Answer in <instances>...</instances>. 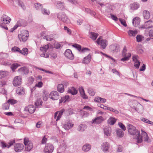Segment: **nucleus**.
Listing matches in <instances>:
<instances>
[{"mask_svg": "<svg viewBox=\"0 0 153 153\" xmlns=\"http://www.w3.org/2000/svg\"><path fill=\"white\" fill-rule=\"evenodd\" d=\"M98 33L94 32H91L90 34V38L93 40H95L98 36Z\"/></svg>", "mask_w": 153, "mask_h": 153, "instance_id": "nucleus-35", "label": "nucleus"}, {"mask_svg": "<svg viewBox=\"0 0 153 153\" xmlns=\"http://www.w3.org/2000/svg\"><path fill=\"white\" fill-rule=\"evenodd\" d=\"M151 28L152 29V30H150V29H147V30L149 31V34L150 36H153V26L151 27Z\"/></svg>", "mask_w": 153, "mask_h": 153, "instance_id": "nucleus-63", "label": "nucleus"}, {"mask_svg": "<svg viewBox=\"0 0 153 153\" xmlns=\"http://www.w3.org/2000/svg\"><path fill=\"white\" fill-rule=\"evenodd\" d=\"M43 85V83L42 82H38L37 84H36L35 86L33 88L32 90H34L36 89V87L40 88L42 87Z\"/></svg>", "mask_w": 153, "mask_h": 153, "instance_id": "nucleus-46", "label": "nucleus"}, {"mask_svg": "<svg viewBox=\"0 0 153 153\" xmlns=\"http://www.w3.org/2000/svg\"><path fill=\"white\" fill-rule=\"evenodd\" d=\"M11 50L12 51L14 52H17L20 53V49L19 48L16 46L13 47L12 48Z\"/></svg>", "mask_w": 153, "mask_h": 153, "instance_id": "nucleus-58", "label": "nucleus"}, {"mask_svg": "<svg viewBox=\"0 0 153 153\" xmlns=\"http://www.w3.org/2000/svg\"><path fill=\"white\" fill-rule=\"evenodd\" d=\"M102 37H100L96 41L101 46V48L104 49L108 45L107 41L106 39H102Z\"/></svg>", "mask_w": 153, "mask_h": 153, "instance_id": "nucleus-3", "label": "nucleus"}, {"mask_svg": "<svg viewBox=\"0 0 153 153\" xmlns=\"http://www.w3.org/2000/svg\"><path fill=\"white\" fill-rule=\"evenodd\" d=\"M58 91L60 93H62L64 91V87L63 84H59L57 86Z\"/></svg>", "mask_w": 153, "mask_h": 153, "instance_id": "nucleus-33", "label": "nucleus"}, {"mask_svg": "<svg viewBox=\"0 0 153 153\" xmlns=\"http://www.w3.org/2000/svg\"><path fill=\"white\" fill-rule=\"evenodd\" d=\"M8 72L6 71H0V79H1L8 74Z\"/></svg>", "mask_w": 153, "mask_h": 153, "instance_id": "nucleus-37", "label": "nucleus"}, {"mask_svg": "<svg viewBox=\"0 0 153 153\" xmlns=\"http://www.w3.org/2000/svg\"><path fill=\"white\" fill-rule=\"evenodd\" d=\"M7 102L9 104L13 105L16 103L17 101L13 99H9L8 100Z\"/></svg>", "mask_w": 153, "mask_h": 153, "instance_id": "nucleus-52", "label": "nucleus"}, {"mask_svg": "<svg viewBox=\"0 0 153 153\" xmlns=\"http://www.w3.org/2000/svg\"><path fill=\"white\" fill-rule=\"evenodd\" d=\"M34 81V79L33 77L31 76L28 78V81L29 84H31Z\"/></svg>", "mask_w": 153, "mask_h": 153, "instance_id": "nucleus-62", "label": "nucleus"}, {"mask_svg": "<svg viewBox=\"0 0 153 153\" xmlns=\"http://www.w3.org/2000/svg\"><path fill=\"white\" fill-rule=\"evenodd\" d=\"M91 55L89 54L87 56L85 57L83 60V63L85 64H88L90 62L91 59Z\"/></svg>", "mask_w": 153, "mask_h": 153, "instance_id": "nucleus-21", "label": "nucleus"}, {"mask_svg": "<svg viewBox=\"0 0 153 153\" xmlns=\"http://www.w3.org/2000/svg\"><path fill=\"white\" fill-rule=\"evenodd\" d=\"M59 95L58 92L56 91H52L49 95V98L53 100H56L59 99Z\"/></svg>", "mask_w": 153, "mask_h": 153, "instance_id": "nucleus-7", "label": "nucleus"}, {"mask_svg": "<svg viewBox=\"0 0 153 153\" xmlns=\"http://www.w3.org/2000/svg\"><path fill=\"white\" fill-rule=\"evenodd\" d=\"M79 90L81 96L83 99H86L88 98V96L85 94L84 90L82 87H79Z\"/></svg>", "mask_w": 153, "mask_h": 153, "instance_id": "nucleus-20", "label": "nucleus"}, {"mask_svg": "<svg viewBox=\"0 0 153 153\" xmlns=\"http://www.w3.org/2000/svg\"><path fill=\"white\" fill-rule=\"evenodd\" d=\"M87 128L85 124L80 125L78 127L77 130L80 132L83 131Z\"/></svg>", "mask_w": 153, "mask_h": 153, "instance_id": "nucleus-26", "label": "nucleus"}, {"mask_svg": "<svg viewBox=\"0 0 153 153\" xmlns=\"http://www.w3.org/2000/svg\"><path fill=\"white\" fill-rule=\"evenodd\" d=\"M131 9L135 10L137 9L139 7V4L137 3H134L130 5Z\"/></svg>", "mask_w": 153, "mask_h": 153, "instance_id": "nucleus-34", "label": "nucleus"}, {"mask_svg": "<svg viewBox=\"0 0 153 153\" xmlns=\"http://www.w3.org/2000/svg\"><path fill=\"white\" fill-rule=\"evenodd\" d=\"M49 48V45H47L44 46L43 47H41L40 48V49L41 51H44L46 52L47 50Z\"/></svg>", "mask_w": 153, "mask_h": 153, "instance_id": "nucleus-48", "label": "nucleus"}, {"mask_svg": "<svg viewBox=\"0 0 153 153\" xmlns=\"http://www.w3.org/2000/svg\"><path fill=\"white\" fill-rule=\"evenodd\" d=\"M68 92L71 94L73 95H74L77 94V90L74 87H71L68 88Z\"/></svg>", "mask_w": 153, "mask_h": 153, "instance_id": "nucleus-23", "label": "nucleus"}, {"mask_svg": "<svg viewBox=\"0 0 153 153\" xmlns=\"http://www.w3.org/2000/svg\"><path fill=\"white\" fill-rule=\"evenodd\" d=\"M20 53L24 55H27L28 53V49L27 48H24L22 50H20Z\"/></svg>", "mask_w": 153, "mask_h": 153, "instance_id": "nucleus-40", "label": "nucleus"}, {"mask_svg": "<svg viewBox=\"0 0 153 153\" xmlns=\"http://www.w3.org/2000/svg\"><path fill=\"white\" fill-rule=\"evenodd\" d=\"M29 36V33L28 31L27 30H23L19 34L18 38L20 41L24 42L27 39Z\"/></svg>", "mask_w": 153, "mask_h": 153, "instance_id": "nucleus-2", "label": "nucleus"}, {"mask_svg": "<svg viewBox=\"0 0 153 153\" xmlns=\"http://www.w3.org/2000/svg\"><path fill=\"white\" fill-rule=\"evenodd\" d=\"M128 33L130 36H134L137 33V31L136 30H130Z\"/></svg>", "mask_w": 153, "mask_h": 153, "instance_id": "nucleus-30", "label": "nucleus"}, {"mask_svg": "<svg viewBox=\"0 0 153 153\" xmlns=\"http://www.w3.org/2000/svg\"><path fill=\"white\" fill-rule=\"evenodd\" d=\"M143 16L144 18L147 19H149L150 16L149 12L147 10H145L143 11Z\"/></svg>", "mask_w": 153, "mask_h": 153, "instance_id": "nucleus-29", "label": "nucleus"}, {"mask_svg": "<svg viewBox=\"0 0 153 153\" xmlns=\"http://www.w3.org/2000/svg\"><path fill=\"white\" fill-rule=\"evenodd\" d=\"M135 110L139 113H142L143 110V106L140 104L137 105V108L135 109Z\"/></svg>", "mask_w": 153, "mask_h": 153, "instance_id": "nucleus-28", "label": "nucleus"}, {"mask_svg": "<svg viewBox=\"0 0 153 153\" xmlns=\"http://www.w3.org/2000/svg\"><path fill=\"white\" fill-rule=\"evenodd\" d=\"M106 11L108 13L111 12L113 10L114 6L108 4H106Z\"/></svg>", "mask_w": 153, "mask_h": 153, "instance_id": "nucleus-32", "label": "nucleus"}, {"mask_svg": "<svg viewBox=\"0 0 153 153\" xmlns=\"http://www.w3.org/2000/svg\"><path fill=\"white\" fill-rule=\"evenodd\" d=\"M74 123L70 121H67L63 125V127L66 130L71 128L74 126Z\"/></svg>", "mask_w": 153, "mask_h": 153, "instance_id": "nucleus-8", "label": "nucleus"}, {"mask_svg": "<svg viewBox=\"0 0 153 153\" xmlns=\"http://www.w3.org/2000/svg\"><path fill=\"white\" fill-rule=\"evenodd\" d=\"M119 19L122 25L125 27L127 26V24H126V22L124 19L121 18Z\"/></svg>", "mask_w": 153, "mask_h": 153, "instance_id": "nucleus-60", "label": "nucleus"}, {"mask_svg": "<svg viewBox=\"0 0 153 153\" xmlns=\"http://www.w3.org/2000/svg\"><path fill=\"white\" fill-rule=\"evenodd\" d=\"M36 109V107L33 105H30L26 107L24 110L28 111L30 114L33 113Z\"/></svg>", "mask_w": 153, "mask_h": 153, "instance_id": "nucleus-14", "label": "nucleus"}, {"mask_svg": "<svg viewBox=\"0 0 153 153\" xmlns=\"http://www.w3.org/2000/svg\"><path fill=\"white\" fill-rule=\"evenodd\" d=\"M102 116H100L97 117L93 120H92L91 123L92 124H98L102 122Z\"/></svg>", "mask_w": 153, "mask_h": 153, "instance_id": "nucleus-16", "label": "nucleus"}, {"mask_svg": "<svg viewBox=\"0 0 153 153\" xmlns=\"http://www.w3.org/2000/svg\"><path fill=\"white\" fill-rule=\"evenodd\" d=\"M20 65L18 63L13 64L12 65L11 68L13 71V70H15Z\"/></svg>", "mask_w": 153, "mask_h": 153, "instance_id": "nucleus-59", "label": "nucleus"}, {"mask_svg": "<svg viewBox=\"0 0 153 153\" xmlns=\"http://www.w3.org/2000/svg\"><path fill=\"white\" fill-rule=\"evenodd\" d=\"M34 6L35 8L37 10L42 9V5L39 3H37L34 4Z\"/></svg>", "mask_w": 153, "mask_h": 153, "instance_id": "nucleus-38", "label": "nucleus"}, {"mask_svg": "<svg viewBox=\"0 0 153 153\" xmlns=\"http://www.w3.org/2000/svg\"><path fill=\"white\" fill-rule=\"evenodd\" d=\"M127 50L126 49V47H125L123 49L122 52V55L123 56H127L128 53H127Z\"/></svg>", "mask_w": 153, "mask_h": 153, "instance_id": "nucleus-64", "label": "nucleus"}, {"mask_svg": "<svg viewBox=\"0 0 153 153\" xmlns=\"http://www.w3.org/2000/svg\"><path fill=\"white\" fill-rule=\"evenodd\" d=\"M24 20L22 19H20L17 22L16 24L15 25L17 26V28L18 27L21 26L22 25V23L24 22Z\"/></svg>", "mask_w": 153, "mask_h": 153, "instance_id": "nucleus-55", "label": "nucleus"}, {"mask_svg": "<svg viewBox=\"0 0 153 153\" xmlns=\"http://www.w3.org/2000/svg\"><path fill=\"white\" fill-rule=\"evenodd\" d=\"M42 103L41 99L40 98H38L35 102V105L37 106H39L42 105Z\"/></svg>", "mask_w": 153, "mask_h": 153, "instance_id": "nucleus-44", "label": "nucleus"}, {"mask_svg": "<svg viewBox=\"0 0 153 153\" xmlns=\"http://www.w3.org/2000/svg\"><path fill=\"white\" fill-rule=\"evenodd\" d=\"M72 46L76 48L79 52L82 53L84 52L90 50L87 48H83L81 49V46L76 44L73 45Z\"/></svg>", "mask_w": 153, "mask_h": 153, "instance_id": "nucleus-13", "label": "nucleus"}, {"mask_svg": "<svg viewBox=\"0 0 153 153\" xmlns=\"http://www.w3.org/2000/svg\"><path fill=\"white\" fill-rule=\"evenodd\" d=\"M18 5L20 6L23 10H25V7L22 2L19 0H18Z\"/></svg>", "mask_w": 153, "mask_h": 153, "instance_id": "nucleus-53", "label": "nucleus"}, {"mask_svg": "<svg viewBox=\"0 0 153 153\" xmlns=\"http://www.w3.org/2000/svg\"><path fill=\"white\" fill-rule=\"evenodd\" d=\"M42 13L44 15H48L50 14V12L48 10L45 9L43 8L41 10Z\"/></svg>", "mask_w": 153, "mask_h": 153, "instance_id": "nucleus-51", "label": "nucleus"}, {"mask_svg": "<svg viewBox=\"0 0 153 153\" xmlns=\"http://www.w3.org/2000/svg\"><path fill=\"white\" fill-rule=\"evenodd\" d=\"M142 131V136H140V137H142V138H143L144 141H147L149 137L147 135V134L145 131L141 130Z\"/></svg>", "mask_w": 153, "mask_h": 153, "instance_id": "nucleus-25", "label": "nucleus"}, {"mask_svg": "<svg viewBox=\"0 0 153 153\" xmlns=\"http://www.w3.org/2000/svg\"><path fill=\"white\" fill-rule=\"evenodd\" d=\"M18 71L21 74H28L29 71L27 68L22 67L18 70Z\"/></svg>", "mask_w": 153, "mask_h": 153, "instance_id": "nucleus-19", "label": "nucleus"}, {"mask_svg": "<svg viewBox=\"0 0 153 153\" xmlns=\"http://www.w3.org/2000/svg\"><path fill=\"white\" fill-rule=\"evenodd\" d=\"M9 104L7 102L4 103L2 106V109L4 110H8L9 108Z\"/></svg>", "mask_w": 153, "mask_h": 153, "instance_id": "nucleus-45", "label": "nucleus"}, {"mask_svg": "<svg viewBox=\"0 0 153 153\" xmlns=\"http://www.w3.org/2000/svg\"><path fill=\"white\" fill-rule=\"evenodd\" d=\"M65 110L63 109H62L61 111H59V112L58 114V116L56 118V121H57L59 120L61 118V117H62V116L63 113V112Z\"/></svg>", "mask_w": 153, "mask_h": 153, "instance_id": "nucleus-42", "label": "nucleus"}, {"mask_svg": "<svg viewBox=\"0 0 153 153\" xmlns=\"http://www.w3.org/2000/svg\"><path fill=\"white\" fill-rule=\"evenodd\" d=\"M54 149V147L50 143L46 144L44 149L45 153H51Z\"/></svg>", "mask_w": 153, "mask_h": 153, "instance_id": "nucleus-5", "label": "nucleus"}, {"mask_svg": "<svg viewBox=\"0 0 153 153\" xmlns=\"http://www.w3.org/2000/svg\"><path fill=\"white\" fill-rule=\"evenodd\" d=\"M141 120L145 123H148L149 124H150L153 125V122L150 121L149 120L147 119H146L144 118H143L141 119Z\"/></svg>", "mask_w": 153, "mask_h": 153, "instance_id": "nucleus-49", "label": "nucleus"}, {"mask_svg": "<svg viewBox=\"0 0 153 153\" xmlns=\"http://www.w3.org/2000/svg\"><path fill=\"white\" fill-rule=\"evenodd\" d=\"M153 21L149 20L145 22V24L141 25L140 28L143 29H151V27L153 26Z\"/></svg>", "mask_w": 153, "mask_h": 153, "instance_id": "nucleus-6", "label": "nucleus"}, {"mask_svg": "<svg viewBox=\"0 0 153 153\" xmlns=\"http://www.w3.org/2000/svg\"><path fill=\"white\" fill-rule=\"evenodd\" d=\"M138 56L137 55H134L133 56V61L134 62V66L137 68H139L140 62L137 59Z\"/></svg>", "mask_w": 153, "mask_h": 153, "instance_id": "nucleus-17", "label": "nucleus"}, {"mask_svg": "<svg viewBox=\"0 0 153 153\" xmlns=\"http://www.w3.org/2000/svg\"><path fill=\"white\" fill-rule=\"evenodd\" d=\"M110 50L113 52H117L119 51V47L117 44H113L109 46Z\"/></svg>", "mask_w": 153, "mask_h": 153, "instance_id": "nucleus-15", "label": "nucleus"}, {"mask_svg": "<svg viewBox=\"0 0 153 153\" xmlns=\"http://www.w3.org/2000/svg\"><path fill=\"white\" fill-rule=\"evenodd\" d=\"M117 135L120 137H122L123 136L124 133L123 131L120 129L117 128L116 129Z\"/></svg>", "mask_w": 153, "mask_h": 153, "instance_id": "nucleus-31", "label": "nucleus"}, {"mask_svg": "<svg viewBox=\"0 0 153 153\" xmlns=\"http://www.w3.org/2000/svg\"><path fill=\"white\" fill-rule=\"evenodd\" d=\"M85 11L88 13L90 14L92 16H95V12L91 10L90 9L85 8Z\"/></svg>", "mask_w": 153, "mask_h": 153, "instance_id": "nucleus-39", "label": "nucleus"}, {"mask_svg": "<svg viewBox=\"0 0 153 153\" xmlns=\"http://www.w3.org/2000/svg\"><path fill=\"white\" fill-rule=\"evenodd\" d=\"M81 114L83 117H88L89 115V113L86 111H82Z\"/></svg>", "mask_w": 153, "mask_h": 153, "instance_id": "nucleus-61", "label": "nucleus"}, {"mask_svg": "<svg viewBox=\"0 0 153 153\" xmlns=\"http://www.w3.org/2000/svg\"><path fill=\"white\" fill-rule=\"evenodd\" d=\"M109 147L110 144L107 142H104L101 146V149L105 152L108 151Z\"/></svg>", "mask_w": 153, "mask_h": 153, "instance_id": "nucleus-11", "label": "nucleus"}, {"mask_svg": "<svg viewBox=\"0 0 153 153\" xmlns=\"http://www.w3.org/2000/svg\"><path fill=\"white\" fill-rule=\"evenodd\" d=\"M26 146V147L25 148V150L26 151H30L33 148V144L31 142H29L28 144Z\"/></svg>", "mask_w": 153, "mask_h": 153, "instance_id": "nucleus-36", "label": "nucleus"}, {"mask_svg": "<svg viewBox=\"0 0 153 153\" xmlns=\"http://www.w3.org/2000/svg\"><path fill=\"white\" fill-rule=\"evenodd\" d=\"M23 87H18L16 89V92L17 94L20 95H23L25 93Z\"/></svg>", "mask_w": 153, "mask_h": 153, "instance_id": "nucleus-27", "label": "nucleus"}, {"mask_svg": "<svg viewBox=\"0 0 153 153\" xmlns=\"http://www.w3.org/2000/svg\"><path fill=\"white\" fill-rule=\"evenodd\" d=\"M91 148V146L89 144H85L82 147V149L83 151L85 152H87L89 151Z\"/></svg>", "mask_w": 153, "mask_h": 153, "instance_id": "nucleus-22", "label": "nucleus"}, {"mask_svg": "<svg viewBox=\"0 0 153 153\" xmlns=\"http://www.w3.org/2000/svg\"><path fill=\"white\" fill-rule=\"evenodd\" d=\"M65 13H59L57 15V17L59 19L61 20V17L62 18L64 17Z\"/></svg>", "mask_w": 153, "mask_h": 153, "instance_id": "nucleus-56", "label": "nucleus"}, {"mask_svg": "<svg viewBox=\"0 0 153 153\" xmlns=\"http://www.w3.org/2000/svg\"><path fill=\"white\" fill-rule=\"evenodd\" d=\"M14 149L16 152H20L24 149L23 145L21 143H16L14 144Z\"/></svg>", "mask_w": 153, "mask_h": 153, "instance_id": "nucleus-12", "label": "nucleus"}, {"mask_svg": "<svg viewBox=\"0 0 153 153\" xmlns=\"http://www.w3.org/2000/svg\"><path fill=\"white\" fill-rule=\"evenodd\" d=\"M116 121V119L114 118H110L109 119L108 122L109 124L111 125H114Z\"/></svg>", "mask_w": 153, "mask_h": 153, "instance_id": "nucleus-43", "label": "nucleus"}, {"mask_svg": "<svg viewBox=\"0 0 153 153\" xmlns=\"http://www.w3.org/2000/svg\"><path fill=\"white\" fill-rule=\"evenodd\" d=\"M58 4L57 7L59 8H63L64 7V3L63 2H61L60 1H58L57 2Z\"/></svg>", "mask_w": 153, "mask_h": 153, "instance_id": "nucleus-54", "label": "nucleus"}, {"mask_svg": "<svg viewBox=\"0 0 153 153\" xmlns=\"http://www.w3.org/2000/svg\"><path fill=\"white\" fill-rule=\"evenodd\" d=\"M128 133L131 135H135V138L137 140L138 143H140L142 141V137H140V132L135 127L130 124L127 126Z\"/></svg>", "mask_w": 153, "mask_h": 153, "instance_id": "nucleus-1", "label": "nucleus"}, {"mask_svg": "<svg viewBox=\"0 0 153 153\" xmlns=\"http://www.w3.org/2000/svg\"><path fill=\"white\" fill-rule=\"evenodd\" d=\"M65 56L68 59L72 60L74 59V56L71 50L69 49H67L64 53Z\"/></svg>", "mask_w": 153, "mask_h": 153, "instance_id": "nucleus-9", "label": "nucleus"}, {"mask_svg": "<svg viewBox=\"0 0 153 153\" xmlns=\"http://www.w3.org/2000/svg\"><path fill=\"white\" fill-rule=\"evenodd\" d=\"M140 20L138 17H135L134 18L132 21V24L134 26L137 27L140 23Z\"/></svg>", "mask_w": 153, "mask_h": 153, "instance_id": "nucleus-24", "label": "nucleus"}, {"mask_svg": "<svg viewBox=\"0 0 153 153\" xmlns=\"http://www.w3.org/2000/svg\"><path fill=\"white\" fill-rule=\"evenodd\" d=\"M61 20L63 22L67 23H70V21L69 19L67 18L65 15L64 16V17H63V18H62L61 17Z\"/></svg>", "mask_w": 153, "mask_h": 153, "instance_id": "nucleus-47", "label": "nucleus"}, {"mask_svg": "<svg viewBox=\"0 0 153 153\" xmlns=\"http://www.w3.org/2000/svg\"><path fill=\"white\" fill-rule=\"evenodd\" d=\"M88 92L89 94L91 96H94L95 94L94 90L91 88H89L88 89Z\"/></svg>", "mask_w": 153, "mask_h": 153, "instance_id": "nucleus-50", "label": "nucleus"}, {"mask_svg": "<svg viewBox=\"0 0 153 153\" xmlns=\"http://www.w3.org/2000/svg\"><path fill=\"white\" fill-rule=\"evenodd\" d=\"M118 125L123 131H125L126 130V128L125 126L122 123H118Z\"/></svg>", "mask_w": 153, "mask_h": 153, "instance_id": "nucleus-57", "label": "nucleus"}, {"mask_svg": "<svg viewBox=\"0 0 153 153\" xmlns=\"http://www.w3.org/2000/svg\"><path fill=\"white\" fill-rule=\"evenodd\" d=\"M127 54L128 55L127 56H123L124 57L122 58L121 59V61H125L128 60L131 56V54L130 53H128Z\"/></svg>", "mask_w": 153, "mask_h": 153, "instance_id": "nucleus-41", "label": "nucleus"}, {"mask_svg": "<svg viewBox=\"0 0 153 153\" xmlns=\"http://www.w3.org/2000/svg\"><path fill=\"white\" fill-rule=\"evenodd\" d=\"M22 83V77L20 76L15 77L13 79V84L14 86L17 87L21 85Z\"/></svg>", "mask_w": 153, "mask_h": 153, "instance_id": "nucleus-4", "label": "nucleus"}, {"mask_svg": "<svg viewBox=\"0 0 153 153\" xmlns=\"http://www.w3.org/2000/svg\"><path fill=\"white\" fill-rule=\"evenodd\" d=\"M10 21V18L5 15H3L1 18V22L2 23L8 24Z\"/></svg>", "mask_w": 153, "mask_h": 153, "instance_id": "nucleus-10", "label": "nucleus"}, {"mask_svg": "<svg viewBox=\"0 0 153 153\" xmlns=\"http://www.w3.org/2000/svg\"><path fill=\"white\" fill-rule=\"evenodd\" d=\"M104 134L107 136H111V130L110 127H105L103 129Z\"/></svg>", "mask_w": 153, "mask_h": 153, "instance_id": "nucleus-18", "label": "nucleus"}]
</instances>
